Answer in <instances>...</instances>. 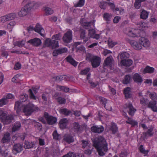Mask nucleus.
Instances as JSON below:
<instances>
[{
    "mask_svg": "<svg viewBox=\"0 0 157 157\" xmlns=\"http://www.w3.org/2000/svg\"><path fill=\"white\" fill-rule=\"evenodd\" d=\"M27 29L28 32H30L31 31L34 30L35 32L40 34L42 36L44 37V30L39 24H37L35 28H34L32 26H30L27 28Z\"/></svg>",
    "mask_w": 157,
    "mask_h": 157,
    "instance_id": "4",
    "label": "nucleus"
},
{
    "mask_svg": "<svg viewBox=\"0 0 157 157\" xmlns=\"http://www.w3.org/2000/svg\"><path fill=\"white\" fill-rule=\"evenodd\" d=\"M113 11L114 13H116L117 15H119V14H123L124 13V9L121 8L116 7L115 9L114 8Z\"/></svg>",
    "mask_w": 157,
    "mask_h": 157,
    "instance_id": "39",
    "label": "nucleus"
},
{
    "mask_svg": "<svg viewBox=\"0 0 157 157\" xmlns=\"http://www.w3.org/2000/svg\"><path fill=\"white\" fill-rule=\"evenodd\" d=\"M141 2L135 0L134 6L136 9H139L141 6Z\"/></svg>",
    "mask_w": 157,
    "mask_h": 157,
    "instance_id": "57",
    "label": "nucleus"
},
{
    "mask_svg": "<svg viewBox=\"0 0 157 157\" xmlns=\"http://www.w3.org/2000/svg\"><path fill=\"white\" fill-rule=\"evenodd\" d=\"M44 10L46 15L51 14L53 13V10L50 8L46 7Z\"/></svg>",
    "mask_w": 157,
    "mask_h": 157,
    "instance_id": "47",
    "label": "nucleus"
},
{
    "mask_svg": "<svg viewBox=\"0 0 157 157\" xmlns=\"http://www.w3.org/2000/svg\"><path fill=\"white\" fill-rule=\"evenodd\" d=\"M101 61V58L99 57L95 56L91 62L92 67L96 68L100 65Z\"/></svg>",
    "mask_w": 157,
    "mask_h": 157,
    "instance_id": "14",
    "label": "nucleus"
},
{
    "mask_svg": "<svg viewBox=\"0 0 157 157\" xmlns=\"http://www.w3.org/2000/svg\"><path fill=\"white\" fill-rule=\"evenodd\" d=\"M44 45L45 46L51 47L52 49L59 47L58 41L52 40L49 38H47L45 40Z\"/></svg>",
    "mask_w": 157,
    "mask_h": 157,
    "instance_id": "5",
    "label": "nucleus"
},
{
    "mask_svg": "<svg viewBox=\"0 0 157 157\" xmlns=\"http://www.w3.org/2000/svg\"><path fill=\"white\" fill-rule=\"evenodd\" d=\"M153 129L152 128H150L147 130V131L146 132L143 133V136L145 138L147 139L149 136H151L153 135V133L152 131Z\"/></svg>",
    "mask_w": 157,
    "mask_h": 157,
    "instance_id": "31",
    "label": "nucleus"
},
{
    "mask_svg": "<svg viewBox=\"0 0 157 157\" xmlns=\"http://www.w3.org/2000/svg\"><path fill=\"white\" fill-rule=\"evenodd\" d=\"M24 147L25 149H29L33 148L34 147V143L25 141L24 142Z\"/></svg>",
    "mask_w": 157,
    "mask_h": 157,
    "instance_id": "33",
    "label": "nucleus"
},
{
    "mask_svg": "<svg viewBox=\"0 0 157 157\" xmlns=\"http://www.w3.org/2000/svg\"><path fill=\"white\" fill-rule=\"evenodd\" d=\"M121 64L126 67L130 66L132 63V61L130 59H126L124 60H121Z\"/></svg>",
    "mask_w": 157,
    "mask_h": 157,
    "instance_id": "30",
    "label": "nucleus"
},
{
    "mask_svg": "<svg viewBox=\"0 0 157 157\" xmlns=\"http://www.w3.org/2000/svg\"><path fill=\"white\" fill-rule=\"evenodd\" d=\"M8 21L13 20L16 17V14L14 13H11L6 15Z\"/></svg>",
    "mask_w": 157,
    "mask_h": 157,
    "instance_id": "44",
    "label": "nucleus"
},
{
    "mask_svg": "<svg viewBox=\"0 0 157 157\" xmlns=\"http://www.w3.org/2000/svg\"><path fill=\"white\" fill-rule=\"evenodd\" d=\"M28 98V95L26 94H25V95H21L20 98V101L21 102H22L26 101Z\"/></svg>",
    "mask_w": 157,
    "mask_h": 157,
    "instance_id": "59",
    "label": "nucleus"
},
{
    "mask_svg": "<svg viewBox=\"0 0 157 157\" xmlns=\"http://www.w3.org/2000/svg\"><path fill=\"white\" fill-rule=\"evenodd\" d=\"M22 104L21 101H16L15 104L14 109L17 113H18L21 110Z\"/></svg>",
    "mask_w": 157,
    "mask_h": 157,
    "instance_id": "32",
    "label": "nucleus"
},
{
    "mask_svg": "<svg viewBox=\"0 0 157 157\" xmlns=\"http://www.w3.org/2000/svg\"><path fill=\"white\" fill-rule=\"evenodd\" d=\"M23 150L22 144L19 143L14 144L12 148L13 152L15 155L21 152Z\"/></svg>",
    "mask_w": 157,
    "mask_h": 157,
    "instance_id": "11",
    "label": "nucleus"
},
{
    "mask_svg": "<svg viewBox=\"0 0 157 157\" xmlns=\"http://www.w3.org/2000/svg\"><path fill=\"white\" fill-rule=\"evenodd\" d=\"M56 99L60 104H63L66 103V99L61 97L56 98Z\"/></svg>",
    "mask_w": 157,
    "mask_h": 157,
    "instance_id": "45",
    "label": "nucleus"
},
{
    "mask_svg": "<svg viewBox=\"0 0 157 157\" xmlns=\"http://www.w3.org/2000/svg\"><path fill=\"white\" fill-rule=\"evenodd\" d=\"M138 30L136 29H132L129 30L128 31V36L131 37H135L137 36L138 35L137 33Z\"/></svg>",
    "mask_w": 157,
    "mask_h": 157,
    "instance_id": "34",
    "label": "nucleus"
},
{
    "mask_svg": "<svg viewBox=\"0 0 157 157\" xmlns=\"http://www.w3.org/2000/svg\"><path fill=\"white\" fill-rule=\"evenodd\" d=\"M44 117L49 124L53 125L55 124L57 121L56 118L52 116H49L48 113L47 112L44 113Z\"/></svg>",
    "mask_w": 157,
    "mask_h": 157,
    "instance_id": "7",
    "label": "nucleus"
},
{
    "mask_svg": "<svg viewBox=\"0 0 157 157\" xmlns=\"http://www.w3.org/2000/svg\"><path fill=\"white\" fill-rule=\"evenodd\" d=\"M28 9V10H30L32 9H36L38 7L39 5L38 3L34 2H29L25 6Z\"/></svg>",
    "mask_w": 157,
    "mask_h": 157,
    "instance_id": "18",
    "label": "nucleus"
},
{
    "mask_svg": "<svg viewBox=\"0 0 157 157\" xmlns=\"http://www.w3.org/2000/svg\"><path fill=\"white\" fill-rule=\"evenodd\" d=\"M59 111L61 114L65 116H68L71 113V111L70 110H68L66 108L61 109L59 110Z\"/></svg>",
    "mask_w": 157,
    "mask_h": 157,
    "instance_id": "40",
    "label": "nucleus"
},
{
    "mask_svg": "<svg viewBox=\"0 0 157 157\" xmlns=\"http://www.w3.org/2000/svg\"><path fill=\"white\" fill-rule=\"evenodd\" d=\"M57 50L59 54H61L63 53L67 52V49L66 48H59Z\"/></svg>",
    "mask_w": 157,
    "mask_h": 157,
    "instance_id": "55",
    "label": "nucleus"
},
{
    "mask_svg": "<svg viewBox=\"0 0 157 157\" xmlns=\"http://www.w3.org/2000/svg\"><path fill=\"white\" fill-rule=\"evenodd\" d=\"M73 126L75 132H78L83 130L82 127L78 123H74L73 124Z\"/></svg>",
    "mask_w": 157,
    "mask_h": 157,
    "instance_id": "26",
    "label": "nucleus"
},
{
    "mask_svg": "<svg viewBox=\"0 0 157 157\" xmlns=\"http://www.w3.org/2000/svg\"><path fill=\"white\" fill-rule=\"evenodd\" d=\"M21 127V124L20 122L18 121L16 122L12 129V131L13 132H15L20 129Z\"/></svg>",
    "mask_w": 157,
    "mask_h": 157,
    "instance_id": "37",
    "label": "nucleus"
},
{
    "mask_svg": "<svg viewBox=\"0 0 157 157\" xmlns=\"http://www.w3.org/2000/svg\"><path fill=\"white\" fill-rule=\"evenodd\" d=\"M25 43V42L24 41L22 40L20 41H17L15 43L14 45L21 47L24 45Z\"/></svg>",
    "mask_w": 157,
    "mask_h": 157,
    "instance_id": "54",
    "label": "nucleus"
},
{
    "mask_svg": "<svg viewBox=\"0 0 157 157\" xmlns=\"http://www.w3.org/2000/svg\"><path fill=\"white\" fill-rule=\"evenodd\" d=\"M57 89L59 90H62L65 92H67L69 90V88L65 86H61L57 85Z\"/></svg>",
    "mask_w": 157,
    "mask_h": 157,
    "instance_id": "42",
    "label": "nucleus"
},
{
    "mask_svg": "<svg viewBox=\"0 0 157 157\" xmlns=\"http://www.w3.org/2000/svg\"><path fill=\"white\" fill-rule=\"evenodd\" d=\"M91 131L94 132L101 133L104 131V128L101 125L100 126L94 125L91 128Z\"/></svg>",
    "mask_w": 157,
    "mask_h": 157,
    "instance_id": "15",
    "label": "nucleus"
},
{
    "mask_svg": "<svg viewBox=\"0 0 157 157\" xmlns=\"http://www.w3.org/2000/svg\"><path fill=\"white\" fill-rule=\"evenodd\" d=\"M38 109V108L33 104L29 103L25 105L23 109V112L27 116L30 115L34 111Z\"/></svg>",
    "mask_w": 157,
    "mask_h": 157,
    "instance_id": "2",
    "label": "nucleus"
},
{
    "mask_svg": "<svg viewBox=\"0 0 157 157\" xmlns=\"http://www.w3.org/2000/svg\"><path fill=\"white\" fill-rule=\"evenodd\" d=\"M0 119L4 124H8L11 122L13 119L12 116L8 115L4 112H0Z\"/></svg>",
    "mask_w": 157,
    "mask_h": 157,
    "instance_id": "3",
    "label": "nucleus"
},
{
    "mask_svg": "<svg viewBox=\"0 0 157 157\" xmlns=\"http://www.w3.org/2000/svg\"><path fill=\"white\" fill-rule=\"evenodd\" d=\"M127 41L135 49L139 50L142 48V46L139 42H138L136 41L129 39H128Z\"/></svg>",
    "mask_w": 157,
    "mask_h": 157,
    "instance_id": "10",
    "label": "nucleus"
},
{
    "mask_svg": "<svg viewBox=\"0 0 157 157\" xmlns=\"http://www.w3.org/2000/svg\"><path fill=\"white\" fill-rule=\"evenodd\" d=\"M29 10L25 6L22 8L21 10L18 13V15L20 17H23L26 15L28 13Z\"/></svg>",
    "mask_w": 157,
    "mask_h": 157,
    "instance_id": "19",
    "label": "nucleus"
},
{
    "mask_svg": "<svg viewBox=\"0 0 157 157\" xmlns=\"http://www.w3.org/2000/svg\"><path fill=\"white\" fill-rule=\"evenodd\" d=\"M108 43L109 46L110 48L113 47L117 43L113 42L110 38H109L108 40Z\"/></svg>",
    "mask_w": 157,
    "mask_h": 157,
    "instance_id": "52",
    "label": "nucleus"
},
{
    "mask_svg": "<svg viewBox=\"0 0 157 157\" xmlns=\"http://www.w3.org/2000/svg\"><path fill=\"white\" fill-rule=\"evenodd\" d=\"M93 146L96 149L100 156H103L105 154L103 151L106 152L108 149V144L105 139L102 136H98L92 140Z\"/></svg>",
    "mask_w": 157,
    "mask_h": 157,
    "instance_id": "1",
    "label": "nucleus"
},
{
    "mask_svg": "<svg viewBox=\"0 0 157 157\" xmlns=\"http://www.w3.org/2000/svg\"><path fill=\"white\" fill-rule=\"evenodd\" d=\"M28 91L29 93L30 97V98L31 99H33L34 100H36V96H35V95H34L33 93L32 90L31 89H30Z\"/></svg>",
    "mask_w": 157,
    "mask_h": 157,
    "instance_id": "60",
    "label": "nucleus"
},
{
    "mask_svg": "<svg viewBox=\"0 0 157 157\" xmlns=\"http://www.w3.org/2000/svg\"><path fill=\"white\" fill-rule=\"evenodd\" d=\"M139 41L141 45L147 48L149 47L150 43L148 39L144 37H140L139 39Z\"/></svg>",
    "mask_w": 157,
    "mask_h": 157,
    "instance_id": "12",
    "label": "nucleus"
},
{
    "mask_svg": "<svg viewBox=\"0 0 157 157\" xmlns=\"http://www.w3.org/2000/svg\"><path fill=\"white\" fill-rule=\"evenodd\" d=\"M67 62L75 67L77 66V63L72 58L71 56H69L66 58Z\"/></svg>",
    "mask_w": 157,
    "mask_h": 157,
    "instance_id": "29",
    "label": "nucleus"
},
{
    "mask_svg": "<svg viewBox=\"0 0 157 157\" xmlns=\"http://www.w3.org/2000/svg\"><path fill=\"white\" fill-rule=\"evenodd\" d=\"M81 142L82 143V147L83 148H85L86 146L88 145V144L90 143V141L88 140H82Z\"/></svg>",
    "mask_w": 157,
    "mask_h": 157,
    "instance_id": "61",
    "label": "nucleus"
},
{
    "mask_svg": "<svg viewBox=\"0 0 157 157\" xmlns=\"http://www.w3.org/2000/svg\"><path fill=\"white\" fill-rule=\"evenodd\" d=\"M72 39V32L70 30H69L65 33L63 37V40L65 43L71 42Z\"/></svg>",
    "mask_w": 157,
    "mask_h": 157,
    "instance_id": "6",
    "label": "nucleus"
},
{
    "mask_svg": "<svg viewBox=\"0 0 157 157\" xmlns=\"http://www.w3.org/2000/svg\"><path fill=\"white\" fill-rule=\"evenodd\" d=\"M154 70L155 69L153 67L147 66L144 69L143 73L144 74L146 73L151 74L154 72Z\"/></svg>",
    "mask_w": 157,
    "mask_h": 157,
    "instance_id": "35",
    "label": "nucleus"
},
{
    "mask_svg": "<svg viewBox=\"0 0 157 157\" xmlns=\"http://www.w3.org/2000/svg\"><path fill=\"white\" fill-rule=\"evenodd\" d=\"M52 150L51 149L49 148L48 147L45 148V151L44 156L46 157H49L50 155L52 154Z\"/></svg>",
    "mask_w": 157,
    "mask_h": 157,
    "instance_id": "43",
    "label": "nucleus"
},
{
    "mask_svg": "<svg viewBox=\"0 0 157 157\" xmlns=\"http://www.w3.org/2000/svg\"><path fill=\"white\" fill-rule=\"evenodd\" d=\"M110 130L113 134H115L118 131V128L115 123H113L111 124Z\"/></svg>",
    "mask_w": 157,
    "mask_h": 157,
    "instance_id": "38",
    "label": "nucleus"
},
{
    "mask_svg": "<svg viewBox=\"0 0 157 157\" xmlns=\"http://www.w3.org/2000/svg\"><path fill=\"white\" fill-rule=\"evenodd\" d=\"M134 82L141 84L143 82V79L140 75L138 73H135L133 77Z\"/></svg>",
    "mask_w": 157,
    "mask_h": 157,
    "instance_id": "20",
    "label": "nucleus"
},
{
    "mask_svg": "<svg viewBox=\"0 0 157 157\" xmlns=\"http://www.w3.org/2000/svg\"><path fill=\"white\" fill-rule=\"evenodd\" d=\"M80 23H81L83 27L86 29H88L89 31V34L90 33L91 26L92 25L93 26L94 25V21H91L90 22H87L84 20H82Z\"/></svg>",
    "mask_w": 157,
    "mask_h": 157,
    "instance_id": "9",
    "label": "nucleus"
},
{
    "mask_svg": "<svg viewBox=\"0 0 157 157\" xmlns=\"http://www.w3.org/2000/svg\"><path fill=\"white\" fill-rule=\"evenodd\" d=\"M85 3V0H79L78 2L74 5L75 7H81L83 6Z\"/></svg>",
    "mask_w": 157,
    "mask_h": 157,
    "instance_id": "49",
    "label": "nucleus"
},
{
    "mask_svg": "<svg viewBox=\"0 0 157 157\" xmlns=\"http://www.w3.org/2000/svg\"><path fill=\"white\" fill-rule=\"evenodd\" d=\"M8 100L4 96L3 98L0 100V107H2L3 105H6L7 104Z\"/></svg>",
    "mask_w": 157,
    "mask_h": 157,
    "instance_id": "46",
    "label": "nucleus"
},
{
    "mask_svg": "<svg viewBox=\"0 0 157 157\" xmlns=\"http://www.w3.org/2000/svg\"><path fill=\"white\" fill-rule=\"evenodd\" d=\"M63 140L67 143L70 144L74 141L73 137L70 135H66L64 136Z\"/></svg>",
    "mask_w": 157,
    "mask_h": 157,
    "instance_id": "25",
    "label": "nucleus"
},
{
    "mask_svg": "<svg viewBox=\"0 0 157 157\" xmlns=\"http://www.w3.org/2000/svg\"><path fill=\"white\" fill-rule=\"evenodd\" d=\"M129 55L128 53L126 52H124L118 56L117 58L118 59L119 57H120L121 60H124L129 58Z\"/></svg>",
    "mask_w": 157,
    "mask_h": 157,
    "instance_id": "36",
    "label": "nucleus"
},
{
    "mask_svg": "<svg viewBox=\"0 0 157 157\" xmlns=\"http://www.w3.org/2000/svg\"><path fill=\"white\" fill-rule=\"evenodd\" d=\"M126 109L129 114L131 116H132L136 111V109H134L132 104L129 103L126 106Z\"/></svg>",
    "mask_w": 157,
    "mask_h": 157,
    "instance_id": "13",
    "label": "nucleus"
},
{
    "mask_svg": "<svg viewBox=\"0 0 157 157\" xmlns=\"http://www.w3.org/2000/svg\"><path fill=\"white\" fill-rule=\"evenodd\" d=\"M140 151L142 153L144 154L145 155L147 154L148 151L145 150L143 147V145H141L140 146L139 148Z\"/></svg>",
    "mask_w": 157,
    "mask_h": 157,
    "instance_id": "56",
    "label": "nucleus"
},
{
    "mask_svg": "<svg viewBox=\"0 0 157 157\" xmlns=\"http://www.w3.org/2000/svg\"><path fill=\"white\" fill-rule=\"evenodd\" d=\"M114 62V60L112 56L107 57L104 61L103 64V68L105 69L106 67H111Z\"/></svg>",
    "mask_w": 157,
    "mask_h": 157,
    "instance_id": "8",
    "label": "nucleus"
},
{
    "mask_svg": "<svg viewBox=\"0 0 157 157\" xmlns=\"http://www.w3.org/2000/svg\"><path fill=\"white\" fill-rule=\"evenodd\" d=\"M103 17L104 19L107 21V23H108L111 19L112 15L109 13H105L103 14Z\"/></svg>",
    "mask_w": 157,
    "mask_h": 157,
    "instance_id": "41",
    "label": "nucleus"
},
{
    "mask_svg": "<svg viewBox=\"0 0 157 157\" xmlns=\"http://www.w3.org/2000/svg\"><path fill=\"white\" fill-rule=\"evenodd\" d=\"M157 94L155 93H151L149 94V97L152 99H155L156 100Z\"/></svg>",
    "mask_w": 157,
    "mask_h": 157,
    "instance_id": "64",
    "label": "nucleus"
},
{
    "mask_svg": "<svg viewBox=\"0 0 157 157\" xmlns=\"http://www.w3.org/2000/svg\"><path fill=\"white\" fill-rule=\"evenodd\" d=\"M156 104V101H151L149 102L147 107L148 108H151L153 111L156 112L157 111Z\"/></svg>",
    "mask_w": 157,
    "mask_h": 157,
    "instance_id": "22",
    "label": "nucleus"
},
{
    "mask_svg": "<svg viewBox=\"0 0 157 157\" xmlns=\"http://www.w3.org/2000/svg\"><path fill=\"white\" fill-rule=\"evenodd\" d=\"M66 76L65 75H59L56 77L54 78H55L56 81H60L63 79H65Z\"/></svg>",
    "mask_w": 157,
    "mask_h": 157,
    "instance_id": "58",
    "label": "nucleus"
},
{
    "mask_svg": "<svg viewBox=\"0 0 157 157\" xmlns=\"http://www.w3.org/2000/svg\"><path fill=\"white\" fill-rule=\"evenodd\" d=\"M132 80V78L130 75H125L124 79L122 81V82L123 84H127L130 83Z\"/></svg>",
    "mask_w": 157,
    "mask_h": 157,
    "instance_id": "28",
    "label": "nucleus"
},
{
    "mask_svg": "<svg viewBox=\"0 0 157 157\" xmlns=\"http://www.w3.org/2000/svg\"><path fill=\"white\" fill-rule=\"evenodd\" d=\"M10 134L8 132L5 133L1 140V142L4 144L10 142Z\"/></svg>",
    "mask_w": 157,
    "mask_h": 157,
    "instance_id": "21",
    "label": "nucleus"
},
{
    "mask_svg": "<svg viewBox=\"0 0 157 157\" xmlns=\"http://www.w3.org/2000/svg\"><path fill=\"white\" fill-rule=\"evenodd\" d=\"M33 46H38L41 43L40 40L38 38H35L29 40L27 42Z\"/></svg>",
    "mask_w": 157,
    "mask_h": 157,
    "instance_id": "16",
    "label": "nucleus"
},
{
    "mask_svg": "<svg viewBox=\"0 0 157 157\" xmlns=\"http://www.w3.org/2000/svg\"><path fill=\"white\" fill-rule=\"evenodd\" d=\"M98 98L101 103L104 105L107 104V100L105 98L100 96H99L98 97Z\"/></svg>",
    "mask_w": 157,
    "mask_h": 157,
    "instance_id": "53",
    "label": "nucleus"
},
{
    "mask_svg": "<svg viewBox=\"0 0 157 157\" xmlns=\"http://www.w3.org/2000/svg\"><path fill=\"white\" fill-rule=\"evenodd\" d=\"M80 37L81 38L86 36V32L83 29H80Z\"/></svg>",
    "mask_w": 157,
    "mask_h": 157,
    "instance_id": "62",
    "label": "nucleus"
},
{
    "mask_svg": "<svg viewBox=\"0 0 157 157\" xmlns=\"http://www.w3.org/2000/svg\"><path fill=\"white\" fill-rule=\"evenodd\" d=\"M125 117L128 119L126 122L127 124H131L132 127L138 125V122L136 121L133 120L132 118L126 116H125Z\"/></svg>",
    "mask_w": 157,
    "mask_h": 157,
    "instance_id": "27",
    "label": "nucleus"
},
{
    "mask_svg": "<svg viewBox=\"0 0 157 157\" xmlns=\"http://www.w3.org/2000/svg\"><path fill=\"white\" fill-rule=\"evenodd\" d=\"M131 89L129 87H127L125 88L124 90V93L125 95V98L128 99L132 98V94L131 93Z\"/></svg>",
    "mask_w": 157,
    "mask_h": 157,
    "instance_id": "23",
    "label": "nucleus"
},
{
    "mask_svg": "<svg viewBox=\"0 0 157 157\" xmlns=\"http://www.w3.org/2000/svg\"><path fill=\"white\" fill-rule=\"evenodd\" d=\"M140 18L142 19L145 20L148 17L149 13L144 9H141L140 10Z\"/></svg>",
    "mask_w": 157,
    "mask_h": 157,
    "instance_id": "24",
    "label": "nucleus"
},
{
    "mask_svg": "<svg viewBox=\"0 0 157 157\" xmlns=\"http://www.w3.org/2000/svg\"><path fill=\"white\" fill-rule=\"evenodd\" d=\"M34 126L36 127L40 131L42 130V127L41 124L37 122H34Z\"/></svg>",
    "mask_w": 157,
    "mask_h": 157,
    "instance_id": "48",
    "label": "nucleus"
},
{
    "mask_svg": "<svg viewBox=\"0 0 157 157\" xmlns=\"http://www.w3.org/2000/svg\"><path fill=\"white\" fill-rule=\"evenodd\" d=\"M68 123L67 118H63L60 120L59 124L60 128L62 129L66 128Z\"/></svg>",
    "mask_w": 157,
    "mask_h": 157,
    "instance_id": "17",
    "label": "nucleus"
},
{
    "mask_svg": "<svg viewBox=\"0 0 157 157\" xmlns=\"http://www.w3.org/2000/svg\"><path fill=\"white\" fill-rule=\"evenodd\" d=\"M63 157H76V156L75 153L69 152L67 155H63Z\"/></svg>",
    "mask_w": 157,
    "mask_h": 157,
    "instance_id": "63",
    "label": "nucleus"
},
{
    "mask_svg": "<svg viewBox=\"0 0 157 157\" xmlns=\"http://www.w3.org/2000/svg\"><path fill=\"white\" fill-rule=\"evenodd\" d=\"M95 56L90 54L88 53L86 56V59L87 60L91 62Z\"/></svg>",
    "mask_w": 157,
    "mask_h": 157,
    "instance_id": "50",
    "label": "nucleus"
},
{
    "mask_svg": "<svg viewBox=\"0 0 157 157\" xmlns=\"http://www.w3.org/2000/svg\"><path fill=\"white\" fill-rule=\"evenodd\" d=\"M52 135L53 138L55 139L59 140L60 139V135L57 133L56 130L54 131L52 134Z\"/></svg>",
    "mask_w": 157,
    "mask_h": 157,
    "instance_id": "51",
    "label": "nucleus"
}]
</instances>
